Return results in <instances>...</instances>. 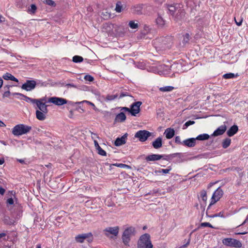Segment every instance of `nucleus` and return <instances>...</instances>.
<instances>
[{
  "label": "nucleus",
  "mask_w": 248,
  "mask_h": 248,
  "mask_svg": "<svg viewBox=\"0 0 248 248\" xmlns=\"http://www.w3.org/2000/svg\"><path fill=\"white\" fill-rule=\"evenodd\" d=\"M86 239L88 242L91 243L93 241V236L91 232L82 233L77 235L75 240L77 242L82 243Z\"/></svg>",
  "instance_id": "obj_7"
},
{
  "label": "nucleus",
  "mask_w": 248,
  "mask_h": 248,
  "mask_svg": "<svg viewBox=\"0 0 248 248\" xmlns=\"http://www.w3.org/2000/svg\"><path fill=\"white\" fill-rule=\"evenodd\" d=\"M124 96H132L130 95L127 92H122L119 96V98H121L122 97H124Z\"/></svg>",
  "instance_id": "obj_52"
},
{
  "label": "nucleus",
  "mask_w": 248,
  "mask_h": 248,
  "mask_svg": "<svg viewBox=\"0 0 248 248\" xmlns=\"http://www.w3.org/2000/svg\"><path fill=\"white\" fill-rule=\"evenodd\" d=\"M5 192V190L1 186H0V194L2 195L4 194Z\"/></svg>",
  "instance_id": "obj_63"
},
{
  "label": "nucleus",
  "mask_w": 248,
  "mask_h": 248,
  "mask_svg": "<svg viewBox=\"0 0 248 248\" xmlns=\"http://www.w3.org/2000/svg\"><path fill=\"white\" fill-rule=\"evenodd\" d=\"M144 5L143 4H138L131 7L132 12L135 14L141 15L142 14V9Z\"/></svg>",
  "instance_id": "obj_14"
},
{
  "label": "nucleus",
  "mask_w": 248,
  "mask_h": 248,
  "mask_svg": "<svg viewBox=\"0 0 248 248\" xmlns=\"http://www.w3.org/2000/svg\"><path fill=\"white\" fill-rule=\"evenodd\" d=\"M44 2L46 4L51 6H55L56 5L55 2L52 0H44Z\"/></svg>",
  "instance_id": "obj_47"
},
{
  "label": "nucleus",
  "mask_w": 248,
  "mask_h": 248,
  "mask_svg": "<svg viewBox=\"0 0 248 248\" xmlns=\"http://www.w3.org/2000/svg\"><path fill=\"white\" fill-rule=\"evenodd\" d=\"M122 10V6L121 5L120 2H118L116 3V7H115V10L117 12H121Z\"/></svg>",
  "instance_id": "obj_46"
},
{
  "label": "nucleus",
  "mask_w": 248,
  "mask_h": 248,
  "mask_svg": "<svg viewBox=\"0 0 248 248\" xmlns=\"http://www.w3.org/2000/svg\"><path fill=\"white\" fill-rule=\"evenodd\" d=\"M119 227L116 226L114 227L106 228L104 231L105 232V234L107 237H109V234H112L115 236H117L119 233Z\"/></svg>",
  "instance_id": "obj_11"
},
{
  "label": "nucleus",
  "mask_w": 248,
  "mask_h": 248,
  "mask_svg": "<svg viewBox=\"0 0 248 248\" xmlns=\"http://www.w3.org/2000/svg\"><path fill=\"white\" fill-rule=\"evenodd\" d=\"M164 134L167 139H170L174 136L175 131L173 128H168L165 130Z\"/></svg>",
  "instance_id": "obj_19"
},
{
  "label": "nucleus",
  "mask_w": 248,
  "mask_h": 248,
  "mask_svg": "<svg viewBox=\"0 0 248 248\" xmlns=\"http://www.w3.org/2000/svg\"><path fill=\"white\" fill-rule=\"evenodd\" d=\"M231 140L230 138H226L223 140L222 142V147L224 149L228 148L231 144Z\"/></svg>",
  "instance_id": "obj_31"
},
{
  "label": "nucleus",
  "mask_w": 248,
  "mask_h": 248,
  "mask_svg": "<svg viewBox=\"0 0 248 248\" xmlns=\"http://www.w3.org/2000/svg\"><path fill=\"white\" fill-rule=\"evenodd\" d=\"M4 223L6 225H11L14 224V220L11 219L9 217L4 216L2 219Z\"/></svg>",
  "instance_id": "obj_29"
},
{
  "label": "nucleus",
  "mask_w": 248,
  "mask_h": 248,
  "mask_svg": "<svg viewBox=\"0 0 248 248\" xmlns=\"http://www.w3.org/2000/svg\"><path fill=\"white\" fill-rule=\"evenodd\" d=\"M112 166H117L118 167H120L121 168H123L124 166V164L122 163H115V164H110V167H111Z\"/></svg>",
  "instance_id": "obj_55"
},
{
  "label": "nucleus",
  "mask_w": 248,
  "mask_h": 248,
  "mask_svg": "<svg viewBox=\"0 0 248 248\" xmlns=\"http://www.w3.org/2000/svg\"><path fill=\"white\" fill-rule=\"evenodd\" d=\"M185 11L184 9H179L177 11V13L174 16V20L179 21L182 20L185 17Z\"/></svg>",
  "instance_id": "obj_17"
},
{
  "label": "nucleus",
  "mask_w": 248,
  "mask_h": 248,
  "mask_svg": "<svg viewBox=\"0 0 248 248\" xmlns=\"http://www.w3.org/2000/svg\"><path fill=\"white\" fill-rule=\"evenodd\" d=\"M36 9H37L36 6L34 4H31V8L29 9V10L31 13L34 14V13H35V12L36 10Z\"/></svg>",
  "instance_id": "obj_48"
},
{
  "label": "nucleus",
  "mask_w": 248,
  "mask_h": 248,
  "mask_svg": "<svg viewBox=\"0 0 248 248\" xmlns=\"http://www.w3.org/2000/svg\"><path fill=\"white\" fill-rule=\"evenodd\" d=\"M219 200H217V199L216 198H215V199H213V196H212V198H211V201L210 202V205H212L213 204H214L216 202H217V201H218Z\"/></svg>",
  "instance_id": "obj_58"
},
{
  "label": "nucleus",
  "mask_w": 248,
  "mask_h": 248,
  "mask_svg": "<svg viewBox=\"0 0 248 248\" xmlns=\"http://www.w3.org/2000/svg\"><path fill=\"white\" fill-rule=\"evenodd\" d=\"M155 22L156 24L160 28H163L165 24V20L159 14H158V16L156 18Z\"/></svg>",
  "instance_id": "obj_25"
},
{
  "label": "nucleus",
  "mask_w": 248,
  "mask_h": 248,
  "mask_svg": "<svg viewBox=\"0 0 248 248\" xmlns=\"http://www.w3.org/2000/svg\"><path fill=\"white\" fill-rule=\"evenodd\" d=\"M104 16V19H108L111 17V15L108 12H102V14Z\"/></svg>",
  "instance_id": "obj_51"
},
{
  "label": "nucleus",
  "mask_w": 248,
  "mask_h": 248,
  "mask_svg": "<svg viewBox=\"0 0 248 248\" xmlns=\"http://www.w3.org/2000/svg\"><path fill=\"white\" fill-rule=\"evenodd\" d=\"M152 146L155 149H157L162 147V139L159 137L156 139L152 143Z\"/></svg>",
  "instance_id": "obj_21"
},
{
  "label": "nucleus",
  "mask_w": 248,
  "mask_h": 248,
  "mask_svg": "<svg viewBox=\"0 0 248 248\" xmlns=\"http://www.w3.org/2000/svg\"><path fill=\"white\" fill-rule=\"evenodd\" d=\"M48 102L52 103L57 106H62L68 103V105H73L72 102L68 101L66 99L58 97H52L49 98Z\"/></svg>",
  "instance_id": "obj_8"
},
{
  "label": "nucleus",
  "mask_w": 248,
  "mask_h": 248,
  "mask_svg": "<svg viewBox=\"0 0 248 248\" xmlns=\"http://www.w3.org/2000/svg\"><path fill=\"white\" fill-rule=\"evenodd\" d=\"M36 86V82L34 80H27L26 82L22 84L21 88L26 91H31L33 90Z\"/></svg>",
  "instance_id": "obj_10"
},
{
  "label": "nucleus",
  "mask_w": 248,
  "mask_h": 248,
  "mask_svg": "<svg viewBox=\"0 0 248 248\" xmlns=\"http://www.w3.org/2000/svg\"><path fill=\"white\" fill-rule=\"evenodd\" d=\"M195 123V121H191L189 120L187 122H186L183 126V129H186L189 126L192 125Z\"/></svg>",
  "instance_id": "obj_40"
},
{
  "label": "nucleus",
  "mask_w": 248,
  "mask_h": 248,
  "mask_svg": "<svg viewBox=\"0 0 248 248\" xmlns=\"http://www.w3.org/2000/svg\"><path fill=\"white\" fill-rule=\"evenodd\" d=\"M91 134H92V138L93 139H94L95 138H96L97 139H99V136L97 135V134L96 133H94L93 132H91Z\"/></svg>",
  "instance_id": "obj_61"
},
{
  "label": "nucleus",
  "mask_w": 248,
  "mask_h": 248,
  "mask_svg": "<svg viewBox=\"0 0 248 248\" xmlns=\"http://www.w3.org/2000/svg\"><path fill=\"white\" fill-rule=\"evenodd\" d=\"M210 138V136L207 134H201V135H199V136H198L196 138V140H207L209 139Z\"/></svg>",
  "instance_id": "obj_30"
},
{
  "label": "nucleus",
  "mask_w": 248,
  "mask_h": 248,
  "mask_svg": "<svg viewBox=\"0 0 248 248\" xmlns=\"http://www.w3.org/2000/svg\"><path fill=\"white\" fill-rule=\"evenodd\" d=\"M72 61L75 63L81 62L83 61V58L81 56L76 55L73 57Z\"/></svg>",
  "instance_id": "obj_36"
},
{
  "label": "nucleus",
  "mask_w": 248,
  "mask_h": 248,
  "mask_svg": "<svg viewBox=\"0 0 248 248\" xmlns=\"http://www.w3.org/2000/svg\"><path fill=\"white\" fill-rule=\"evenodd\" d=\"M12 87L11 85H5L3 87V89H4V90L5 91H9V89L10 88Z\"/></svg>",
  "instance_id": "obj_64"
},
{
  "label": "nucleus",
  "mask_w": 248,
  "mask_h": 248,
  "mask_svg": "<svg viewBox=\"0 0 248 248\" xmlns=\"http://www.w3.org/2000/svg\"><path fill=\"white\" fill-rule=\"evenodd\" d=\"M94 146L96 150L97 151V153L102 156H106L107 155V153L106 151L104 150H103L101 147L99 146L98 142L97 140H94Z\"/></svg>",
  "instance_id": "obj_23"
},
{
  "label": "nucleus",
  "mask_w": 248,
  "mask_h": 248,
  "mask_svg": "<svg viewBox=\"0 0 248 248\" xmlns=\"http://www.w3.org/2000/svg\"><path fill=\"white\" fill-rule=\"evenodd\" d=\"M158 192H159V189H154L150 191V192H149L147 194H146V195H153L154 194H156V193H158Z\"/></svg>",
  "instance_id": "obj_53"
},
{
  "label": "nucleus",
  "mask_w": 248,
  "mask_h": 248,
  "mask_svg": "<svg viewBox=\"0 0 248 248\" xmlns=\"http://www.w3.org/2000/svg\"><path fill=\"white\" fill-rule=\"evenodd\" d=\"M190 36L189 33H186L183 35L182 43L184 45H186L189 43Z\"/></svg>",
  "instance_id": "obj_32"
},
{
  "label": "nucleus",
  "mask_w": 248,
  "mask_h": 248,
  "mask_svg": "<svg viewBox=\"0 0 248 248\" xmlns=\"http://www.w3.org/2000/svg\"><path fill=\"white\" fill-rule=\"evenodd\" d=\"M128 25L132 29H135L138 27V24L137 23H135L134 21H130Z\"/></svg>",
  "instance_id": "obj_44"
},
{
  "label": "nucleus",
  "mask_w": 248,
  "mask_h": 248,
  "mask_svg": "<svg viewBox=\"0 0 248 248\" xmlns=\"http://www.w3.org/2000/svg\"><path fill=\"white\" fill-rule=\"evenodd\" d=\"M10 94H11V93H10V91H6L4 92V93L2 95V96L3 98L6 97H9Z\"/></svg>",
  "instance_id": "obj_56"
},
{
  "label": "nucleus",
  "mask_w": 248,
  "mask_h": 248,
  "mask_svg": "<svg viewBox=\"0 0 248 248\" xmlns=\"http://www.w3.org/2000/svg\"><path fill=\"white\" fill-rule=\"evenodd\" d=\"M2 78L5 80H11L12 81H16V82H18V80L17 78H15L14 76H13L12 74L9 73H6L4 75H3Z\"/></svg>",
  "instance_id": "obj_27"
},
{
  "label": "nucleus",
  "mask_w": 248,
  "mask_h": 248,
  "mask_svg": "<svg viewBox=\"0 0 248 248\" xmlns=\"http://www.w3.org/2000/svg\"><path fill=\"white\" fill-rule=\"evenodd\" d=\"M175 142L177 144H183V142H182L181 141V139H180V137L179 136L175 137Z\"/></svg>",
  "instance_id": "obj_54"
},
{
  "label": "nucleus",
  "mask_w": 248,
  "mask_h": 248,
  "mask_svg": "<svg viewBox=\"0 0 248 248\" xmlns=\"http://www.w3.org/2000/svg\"><path fill=\"white\" fill-rule=\"evenodd\" d=\"M65 86H66L68 88H71V87L77 88V86L72 83H67V84H66L65 85Z\"/></svg>",
  "instance_id": "obj_60"
},
{
  "label": "nucleus",
  "mask_w": 248,
  "mask_h": 248,
  "mask_svg": "<svg viewBox=\"0 0 248 248\" xmlns=\"http://www.w3.org/2000/svg\"><path fill=\"white\" fill-rule=\"evenodd\" d=\"M22 97H24L25 98V100L27 102H31L32 104H36L37 102H38V99H33L31 98H30L29 97H28L26 95H25L23 94Z\"/></svg>",
  "instance_id": "obj_33"
},
{
  "label": "nucleus",
  "mask_w": 248,
  "mask_h": 248,
  "mask_svg": "<svg viewBox=\"0 0 248 248\" xmlns=\"http://www.w3.org/2000/svg\"><path fill=\"white\" fill-rule=\"evenodd\" d=\"M190 239H189L188 240H187V242L184 245H183V246H182L181 247V248H186L187 247V246L189 244V243H190Z\"/></svg>",
  "instance_id": "obj_62"
},
{
  "label": "nucleus",
  "mask_w": 248,
  "mask_h": 248,
  "mask_svg": "<svg viewBox=\"0 0 248 248\" xmlns=\"http://www.w3.org/2000/svg\"><path fill=\"white\" fill-rule=\"evenodd\" d=\"M237 76V74L235 75L233 73H230L225 74L223 76V78L225 79L233 78Z\"/></svg>",
  "instance_id": "obj_37"
},
{
  "label": "nucleus",
  "mask_w": 248,
  "mask_h": 248,
  "mask_svg": "<svg viewBox=\"0 0 248 248\" xmlns=\"http://www.w3.org/2000/svg\"><path fill=\"white\" fill-rule=\"evenodd\" d=\"M206 216L209 217L213 218L215 217H225V216L223 215V213L222 212H220L219 213L212 215H208L207 211L206 212Z\"/></svg>",
  "instance_id": "obj_35"
},
{
  "label": "nucleus",
  "mask_w": 248,
  "mask_h": 248,
  "mask_svg": "<svg viewBox=\"0 0 248 248\" xmlns=\"http://www.w3.org/2000/svg\"><path fill=\"white\" fill-rule=\"evenodd\" d=\"M118 97L117 94L115 95H110L108 94L107 95L105 100L106 101H112L115 99H116Z\"/></svg>",
  "instance_id": "obj_41"
},
{
  "label": "nucleus",
  "mask_w": 248,
  "mask_h": 248,
  "mask_svg": "<svg viewBox=\"0 0 248 248\" xmlns=\"http://www.w3.org/2000/svg\"><path fill=\"white\" fill-rule=\"evenodd\" d=\"M174 89V87L171 86H167L159 88V91L162 92H170Z\"/></svg>",
  "instance_id": "obj_34"
},
{
  "label": "nucleus",
  "mask_w": 248,
  "mask_h": 248,
  "mask_svg": "<svg viewBox=\"0 0 248 248\" xmlns=\"http://www.w3.org/2000/svg\"><path fill=\"white\" fill-rule=\"evenodd\" d=\"M35 113L36 118L39 120L43 121L46 118L45 115L46 113H44V112L41 111L39 110H36Z\"/></svg>",
  "instance_id": "obj_28"
},
{
  "label": "nucleus",
  "mask_w": 248,
  "mask_h": 248,
  "mask_svg": "<svg viewBox=\"0 0 248 248\" xmlns=\"http://www.w3.org/2000/svg\"><path fill=\"white\" fill-rule=\"evenodd\" d=\"M171 170V167L170 166H169L168 167V168L167 169H161V170H155V173L162 172L163 173L167 174Z\"/></svg>",
  "instance_id": "obj_39"
},
{
  "label": "nucleus",
  "mask_w": 248,
  "mask_h": 248,
  "mask_svg": "<svg viewBox=\"0 0 248 248\" xmlns=\"http://www.w3.org/2000/svg\"><path fill=\"white\" fill-rule=\"evenodd\" d=\"M162 155V156H163L162 158V159H163L164 160H167V161H170L173 158H175L176 157V156H179L180 157V156L181 155V153H174V154L168 155Z\"/></svg>",
  "instance_id": "obj_24"
},
{
  "label": "nucleus",
  "mask_w": 248,
  "mask_h": 248,
  "mask_svg": "<svg viewBox=\"0 0 248 248\" xmlns=\"http://www.w3.org/2000/svg\"><path fill=\"white\" fill-rule=\"evenodd\" d=\"M181 155L180 156V158L179 156H176L175 158H176V159L174 161L175 163H181L183 161V155L181 153Z\"/></svg>",
  "instance_id": "obj_45"
},
{
  "label": "nucleus",
  "mask_w": 248,
  "mask_h": 248,
  "mask_svg": "<svg viewBox=\"0 0 248 248\" xmlns=\"http://www.w3.org/2000/svg\"><path fill=\"white\" fill-rule=\"evenodd\" d=\"M196 140L195 138H189L183 141V145L188 147H193L195 146Z\"/></svg>",
  "instance_id": "obj_16"
},
{
  "label": "nucleus",
  "mask_w": 248,
  "mask_h": 248,
  "mask_svg": "<svg viewBox=\"0 0 248 248\" xmlns=\"http://www.w3.org/2000/svg\"><path fill=\"white\" fill-rule=\"evenodd\" d=\"M201 226L206 227H208L211 228H214V227L209 222H203L201 224Z\"/></svg>",
  "instance_id": "obj_50"
},
{
  "label": "nucleus",
  "mask_w": 248,
  "mask_h": 248,
  "mask_svg": "<svg viewBox=\"0 0 248 248\" xmlns=\"http://www.w3.org/2000/svg\"><path fill=\"white\" fill-rule=\"evenodd\" d=\"M37 107L40 111L44 112V113H47L48 112V109L47 108V106L45 103L41 101L40 100L38 99V102L36 103Z\"/></svg>",
  "instance_id": "obj_18"
},
{
  "label": "nucleus",
  "mask_w": 248,
  "mask_h": 248,
  "mask_svg": "<svg viewBox=\"0 0 248 248\" xmlns=\"http://www.w3.org/2000/svg\"><path fill=\"white\" fill-rule=\"evenodd\" d=\"M84 102L87 103L88 104L90 105L91 107H93V109L94 110L96 111V110H98V109L96 108V107L95 106V105H94V104L93 103L91 102L85 100V101H83L82 102H77L76 104H80V103H84Z\"/></svg>",
  "instance_id": "obj_42"
},
{
  "label": "nucleus",
  "mask_w": 248,
  "mask_h": 248,
  "mask_svg": "<svg viewBox=\"0 0 248 248\" xmlns=\"http://www.w3.org/2000/svg\"><path fill=\"white\" fill-rule=\"evenodd\" d=\"M128 134L125 133L121 138H117L114 141V145L116 146H120L126 143V140L127 139Z\"/></svg>",
  "instance_id": "obj_12"
},
{
  "label": "nucleus",
  "mask_w": 248,
  "mask_h": 248,
  "mask_svg": "<svg viewBox=\"0 0 248 248\" xmlns=\"http://www.w3.org/2000/svg\"><path fill=\"white\" fill-rule=\"evenodd\" d=\"M200 196L203 202H205L207 200L206 191L205 190H202L200 192Z\"/></svg>",
  "instance_id": "obj_38"
},
{
  "label": "nucleus",
  "mask_w": 248,
  "mask_h": 248,
  "mask_svg": "<svg viewBox=\"0 0 248 248\" xmlns=\"http://www.w3.org/2000/svg\"><path fill=\"white\" fill-rule=\"evenodd\" d=\"M234 20H235V23L237 25V26H240L241 24H242V21H243V19L242 18H240L239 19V21H237L236 19L235 18H234Z\"/></svg>",
  "instance_id": "obj_57"
},
{
  "label": "nucleus",
  "mask_w": 248,
  "mask_h": 248,
  "mask_svg": "<svg viewBox=\"0 0 248 248\" xmlns=\"http://www.w3.org/2000/svg\"><path fill=\"white\" fill-rule=\"evenodd\" d=\"M31 129V127L24 124H18L12 129V134L16 136H19L26 134Z\"/></svg>",
  "instance_id": "obj_1"
},
{
  "label": "nucleus",
  "mask_w": 248,
  "mask_h": 248,
  "mask_svg": "<svg viewBox=\"0 0 248 248\" xmlns=\"http://www.w3.org/2000/svg\"><path fill=\"white\" fill-rule=\"evenodd\" d=\"M142 104L140 101H137L133 103L131 106L130 108L127 107H121V110H124L129 112L131 115L136 116V115L140 112V106Z\"/></svg>",
  "instance_id": "obj_4"
},
{
  "label": "nucleus",
  "mask_w": 248,
  "mask_h": 248,
  "mask_svg": "<svg viewBox=\"0 0 248 248\" xmlns=\"http://www.w3.org/2000/svg\"><path fill=\"white\" fill-rule=\"evenodd\" d=\"M152 135V133L145 130H141L137 132L135 135V137L138 138L141 142H144L147 140L149 137Z\"/></svg>",
  "instance_id": "obj_9"
},
{
  "label": "nucleus",
  "mask_w": 248,
  "mask_h": 248,
  "mask_svg": "<svg viewBox=\"0 0 248 248\" xmlns=\"http://www.w3.org/2000/svg\"><path fill=\"white\" fill-rule=\"evenodd\" d=\"M223 194V191L220 187H218L216 190L214 192L212 196L213 199L216 198L217 200H219L222 197Z\"/></svg>",
  "instance_id": "obj_22"
},
{
  "label": "nucleus",
  "mask_w": 248,
  "mask_h": 248,
  "mask_svg": "<svg viewBox=\"0 0 248 248\" xmlns=\"http://www.w3.org/2000/svg\"><path fill=\"white\" fill-rule=\"evenodd\" d=\"M7 203L9 205H12L14 204V200L12 198H9L7 200Z\"/></svg>",
  "instance_id": "obj_59"
},
{
  "label": "nucleus",
  "mask_w": 248,
  "mask_h": 248,
  "mask_svg": "<svg viewBox=\"0 0 248 248\" xmlns=\"http://www.w3.org/2000/svg\"><path fill=\"white\" fill-rule=\"evenodd\" d=\"M138 248H153L150 236L148 233L142 235L138 242Z\"/></svg>",
  "instance_id": "obj_3"
},
{
  "label": "nucleus",
  "mask_w": 248,
  "mask_h": 248,
  "mask_svg": "<svg viewBox=\"0 0 248 248\" xmlns=\"http://www.w3.org/2000/svg\"><path fill=\"white\" fill-rule=\"evenodd\" d=\"M135 228L133 227H129L124 230L122 236V239L123 242L125 246H129L131 237L135 236Z\"/></svg>",
  "instance_id": "obj_2"
},
{
  "label": "nucleus",
  "mask_w": 248,
  "mask_h": 248,
  "mask_svg": "<svg viewBox=\"0 0 248 248\" xmlns=\"http://www.w3.org/2000/svg\"><path fill=\"white\" fill-rule=\"evenodd\" d=\"M170 38L167 37H161L155 40L154 44L156 45V47L160 49H165L166 48H169L168 45L169 40Z\"/></svg>",
  "instance_id": "obj_6"
},
{
  "label": "nucleus",
  "mask_w": 248,
  "mask_h": 248,
  "mask_svg": "<svg viewBox=\"0 0 248 248\" xmlns=\"http://www.w3.org/2000/svg\"><path fill=\"white\" fill-rule=\"evenodd\" d=\"M222 244L227 247L240 248L242 247L241 242L237 239L232 238H225L222 240Z\"/></svg>",
  "instance_id": "obj_5"
},
{
  "label": "nucleus",
  "mask_w": 248,
  "mask_h": 248,
  "mask_svg": "<svg viewBox=\"0 0 248 248\" xmlns=\"http://www.w3.org/2000/svg\"><path fill=\"white\" fill-rule=\"evenodd\" d=\"M126 118L125 114L121 112L116 116L115 122H123L126 120Z\"/></svg>",
  "instance_id": "obj_26"
},
{
  "label": "nucleus",
  "mask_w": 248,
  "mask_h": 248,
  "mask_svg": "<svg viewBox=\"0 0 248 248\" xmlns=\"http://www.w3.org/2000/svg\"><path fill=\"white\" fill-rule=\"evenodd\" d=\"M227 129L226 125H222L218 127L216 130L214 131L212 134V136L216 137L221 135L224 134Z\"/></svg>",
  "instance_id": "obj_13"
},
{
  "label": "nucleus",
  "mask_w": 248,
  "mask_h": 248,
  "mask_svg": "<svg viewBox=\"0 0 248 248\" xmlns=\"http://www.w3.org/2000/svg\"><path fill=\"white\" fill-rule=\"evenodd\" d=\"M168 10L170 12V13L173 16L175 12L176 11V7L174 6L173 5H170L168 7Z\"/></svg>",
  "instance_id": "obj_43"
},
{
  "label": "nucleus",
  "mask_w": 248,
  "mask_h": 248,
  "mask_svg": "<svg viewBox=\"0 0 248 248\" xmlns=\"http://www.w3.org/2000/svg\"><path fill=\"white\" fill-rule=\"evenodd\" d=\"M163 156L158 154H151L148 155L145 157L146 161H155L162 159Z\"/></svg>",
  "instance_id": "obj_15"
},
{
  "label": "nucleus",
  "mask_w": 248,
  "mask_h": 248,
  "mask_svg": "<svg viewBox=\"0 0 248 248\" xmlns=\"http://www.w3.org/2000/svg\"><path fill=\"white\" fill-rule=\"evenodd\" d=\"M84 79L85 80L90 82L93 81L94 80L93 77L89 75H85L84 77Z\"/></svg>",
  "instance_id": "obj_49"
},
{
  "label": "nucleus",
  "mask_w": 248,
  "mask_h": 248,
  "mask_svg": "<svg viewBox=\"0 0 248 248\" xmlns=\"http://www.w3.org/2000/svg\"><path fill=\"white\" fill-rule=\"evenodd\" d=\"M238 131L237 125L234 124L232 126L227 132V134L229 137H232L235 135Z\"/></svg>",
  "instance_id": "obj_20"
}]
</instances>
